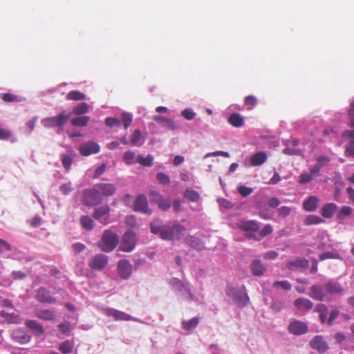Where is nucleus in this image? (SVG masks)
Masks as SVG:
<instances>
[{
  "instance_id": "f257e3e1",
  "label": "nucleus",
  "mask_w": 354,
  "mask_h": 354,
  "mask_svg": "<svg viewBox=\"0 0 354 354\" xmlns=\"http://www.w3.org/2000/svg\"><path fill=\"white\" fill-rule=\"evenodd\" d=\"M151 232L158 234L165 241L180 240L184 236L185 227L175 221L161 225L158 219L153 221L150 224Z\"/></svg>"
},
{
  "instance_id": "f03ea898",
  "label": "nucleus",
  "mask_w": 354,
  "mask_h": 354,
  "mask_svg": "<svg viewBox=\"0 0 354 354\" xmlns=\"http://www.w3.org/2000/svg\"><path fill=\"white\" fill-rule=\"evenodd\" d=\"M119 242L118 236L111 230L104 231L97 247L104 252H110L115 250Z\"/></svg>"
},
{
  "instance_id": "7ed1b4c3",
  "label": "nucleus",
  "mask_w": 354,
  "mask_h": 354,
  "mask_svg": "<svg viewBox=\"0 0 354 354\" xmlns=\"http://www.w3.org/2000/svg\"><path fill=\"white\" fill-rule=\"evenodd\" d=\"M70 117L71 114L62 111L55 116L42 119L41 122L45 128H57V133H59L63 131L64 126Z\"/></svg>"
},
{
  "instance_id": "20e7f679",
  "label": "nucleus",
  "mask_w": 354,
  "mask_h": 354,
  "mask_svg": "<svg viewBox=\"0 0 354 354\" xmlns=\"http://www.w3.org/2000/svg\"><path fill=\"white\" fill-rule=\"evenodd\" d=\"M239 229L245 233V237L254 241H259L260 239L257 236L255 233L259 230L260 226L256 221L241 220L236 223Z\"/></svg>"
},
{
  "instance_id": "39448f33",
  "label": "nucleus",
  "mask_w": 354,
  "mask_h": 354,
  "mask_svg": "<svg viewBox=\"0 0 354 354\" xmlns=\"http://www.w3.org/2000/svg\"><path fill=\"white\" fill-rule=\"evenodd\" d=\"M102 202V198L100 196L95 187L90 189H86L82 191L81 203L87 207H94Z\"/></svg>"
},
{
  "instance_id": "423d86ee",
  "label": "nucleus",
  "mask_w": 354,
  "mask_h": 354,
  "mask_svg": "<svg viewBox=\"0 0 354 354\" xmlns=\"http://www.w3.org/2000/svg\"><path fill=\"white\" fill-rule=\"evenodd\" d=\"M92 217L101 224L106 225L111 223V209L107 205L95 208Z\"/></svg>"
},
{
  "instance_id": "0eeeda50",
  "label": "nucleus",
  "mask_w": 354,
  "mask_h": 354,
  "mask_svg": "<svg viewBox=\"0 0 354 354\" xmlns=\"http://www.w3.org/2000/svg\"><path fill=\"white\" fill-rule=\"evenodd\" d=\"M136 234L131 231H127L121 240L119 250L125 252H131L136 245Z\"/></svg>"
},
{
  "instance_id": "6e6552de",
  "label": "nucleus",
  "mask_w": 354,
  "mask_h": 354,
  "mask_svg": "<svg viewBox=\"0 0 354 354\" xmlns=\"http://www.w3.org/2000/svg\"><path fill=\"white\" fill-rule=\"evenodd\" d=\"M109 262V257L103 254H97L91 257L88 263L89 268L93 270H102Z\"/></svg>"
},
{
  "instance_id": "1a4fd4ad",
  "label": "nucleus",
  "mask_w": 354,
  "mask_h": 354,
  "mask_svg": "<svg viewBox=\"0 0 354 354\" xmlns=\"http://www.w3.org/2000/svg\"><path fill=\"white\" fill-rule=\"evenodd\" d=\"M103 314L108 317H111L115 321H131L133 317L123 312L111 308H104L102 310Z\"/></svg>"
},
{
  "instance_id": "9d476101",
  "label": "nucleus",
  "mask_w": 354,
  "mask_h": 354,
  "mask_svg": "<svg viewBox=\"0 0 354 354\" xmlns=\"http://www.w3.org/2000/svg\"><path fill=\"white\" fill-rule=\"evenodd\" d=\"M133 209L135 212H141L148 215H150L152 213L151 209L148 207L147 197L143 194L138 196L136 198Z\"/></svg>"
},
{
  "instance_id": "9b49d317",
  "label": "nucleus",
  "mask_w": 354,
  "mask_h": 354,
  "mask_svg": "<svg viewBox=\"0 0 354 354\" xmlns=\"http://www.w3.org/2000/svg\"><path fill=\"white\" fill-rule=\"evenodd\" d=\"M284 145L286 148L283 150V153L288 156H303L302 150L299 149V141L295 138L287 140Z\"/></svg>"
},
{
  "instance_id": "f8f14e48",
  "label": "nucleus",
  "mask_w": 354,
  "mask_h": 354,
  "mask_svg": "<svg viewBox=\"0 0 354 354\" xmlns=\"http://www.w3.org/2000/svg\"><path fill=\"white\" fill-rule=\"evenodd\" d=\"M149 197L151 201L156 203L158 207L162 211L168 210L171 207L169 199L164 198L156 191H152L149 193Z\"/></svg>"
},
{
  "instance_id": "ddd939ff",
  "label": "nucleus",
  "mask_w": 354,
  "mask_h": 354,
  "mask_svg": "<svg viewBox=\"0 0 354 354\" xmlns=\"http://www.w3.org/2000/svg\"><path fill=\"white\" fill-rule=\"evenodd\" d=\"M80 153L83 156H88L91 154L97 153L100 147L96 142L88 141L80 146Z\"/></svg>"
},
{
  "instance_id": "4468645a",
  "label": "nucleus",
  "mask_w": 354,
  "mask_h": 354,
  "mask_svg": "<svg viewBox=\"0 0 354 354\" xmlns=\"http://www.w3.org/2000/svg\"><path fill=\"white\" fill-rule=\"evenodd\" d=\"M308 327L307 324L301 321L293 320L288 326V330L295 335H301L307 333Z\"/></svg>"
},
{
  "instance_id": "2eb2a0df",
  "label": "nucleus",
  "mask_w": 354,
  "mask_h": 354,
  "mask_svg": "<svg viewBox=\"0 0 354 354\" xmlns=\"http://www.w3.org/2000/svg\"><path fill=\"white\" fill-rule=\"evenodd\" d=\"M36 299L41 303L55 304L57 299L50 295V291L44 287H40L37 289Z\"/></svg>"
},
{
  "instance_id": "dca6fc26",
  "label": "nucleus",
  "mask_w": 354,
  "mask_h": 354,
  "mask_svg": "<svg viewBox=\"0 0 354 354\" xmlns=\"http://www.w3.org/2000/svg\"><path fill=\"white\" fill-rule=\"evenodd\" d=\"M308 266L309 261L305 258H296L286 263L288 269L290 270H298L301 272L304 271Z\"/></svg>"
},
{
  "instance_id": "f3484780",
  "label": "nucleus",
  "mask_w": 354,
  "mask_h": 354,
  "mask_svg": "<svg viewBox=\"0 0 354 354\" xmlns=\"http://www.w3.org/2000/svg\"><path fill=\"white\" fill-rule=\"evenodd\" d=\"M95 187L100 196H111L116 192V187L112 183H100L95 184Z\"/></svg>"
},
{
  "instance_id": "a211bd4d",
  "label": "nucleus",
  "mask_w": 354,
  "mask_h": 354,
  "mask_svg": "<svg viewBox=\"0 0 354 354\" xmlns=\"http://www.w3.org/2000/svg\"><path fill=\"white\" fill-rule=\"evenodd\" d=\"M326 293L324 286L315 284L310 287L308 296L314 300L322 301L325 299Z\"/></svg>"
},
{
  "instance_id": "6ab92c4d",
  "label": "nucleus",
  "mask_w": 354,
  "mask_h": 354,
  "mask_svg": "<svg viewBox=\"0 0 354 354\" xmlns=\"http://www.w3.org/2000/svg\"><path fill=\"white\" fill-rule=\"evenodd\" d=\"M118 272L121 278L128 279L132 273V266L129 261L120 260L118 263Z\"/></svg>"
},
{
  "instance_id": "aec40b11",
  "label": "nucleus",
  "mask_w": 354,
  "mask_h": 354,
  "mask_svg": "<svg viewBox=\"0 0 354 354\" xmlns=\"http://www.w3.org/2000/svg\"><path fill=\"white\" fill-rule=\"evenodd\" d=\"M310 346L319 353H325L328 349V344L321 335H316L310 342Z\"/></svg>"
},
{
  "instance_id": "412c9836",
  "label": "nucleus",
  "mask_w": 354,
  "mask_h": 354,
  "mask_svg": "<svg viewBox=\"0 0 354 354\" xmlns=\"http://www.w3.org/2000/svg\"><path fill=\"white\" fill-rule=\"evenodd\" d=\"M324 288L326 292L330 295H341L344 292V288L341 283L333 281H328L325 285Z\"/></svg>"
},
{
  "instance_id": "4be33fe9",
  "label": "nucleus",
  "mask_w": 354,
  "mask_h": 354,
  "mask_svg": "<svg viewBox=\"0 0 354 354\" xmlns=\"http://www.w3.org/2000/svg\"><path fill=\"white\" fill-rule=\"evenodd\" d=\"M11 336L15 341L20 344L28 343L31 339V337L27 335L26 332L21 328L14 329Z\"/></svg>"
},
{
  "instance_id": "5701e85b",
  "label": "nucleus",
  "mask_w": 354,
  "mask_h": 354,
  "mask_svg": "<svg viewBox=\"0 0 354 354\" xmlns=\"http://www.w3.org/2000/svg\"><path fill=\"white\" fill-rule=\"evenodd\" d=\"M319 199L317 196L312 195L308 197L302 204L303 209L306 212H315L318 206Z\"/></svg>"
},
{
  "instance_id": "b1692460",
  "label": "nucleus",
  "mask_w": 354,
  "mask_h": 354,
  "mask_svg": "<svg viewBox=\"0 0 354 354\" xmlns=\"http://www.w3.org/2000/svg\"><path fill=\"white\" fill-rule=\"evenodd\" d=\"M185 243L193 249L203 250L205 249L204 243L201 239L195 236H187L185 239Z\"/></svg>"
},
{
  "instance_id": "393cba45",
  "label": "nucleus",
  "mask_w": 354,
  "mask_h": 354,
  "mask_svg": "<svg viewBox=\"0 0 354 354\" xmlns=\"http://www.w3.org/2000/svg\"><path fill=\"white\" fill-rule=\"evenodd\" d=\"M25 325L34 333L36 336H41L44 333V328L41 324L36 320L28 319L25 322Z\"/></svg>"
},
{
  "instance_id": "a878e982",
  "label": "nucleus",
  "mask_w": 354,
  "mask_h": 354,
  "mask_svg": "<svg viewBox=\"0 0 354 354\" xmlns=\"http://www.w3.org/2000/svg\"><path fill=\"white\" fill-rule=\"evenodd\" d=\"M267 154L265 151H259L254 153L250 160L251 166H259L263 165L267 160Z\"/></svg>"
},
{
  "instance_id": "bb28decb",
  "label": "nucleus",
  "mask_w": 354,
  "mask_h": 354,
  "mask_svg": "<svg viewBox=\"0 0 354 354\" xmlns=\"http://www.w3.org/2000/svg\"><path fill=\"white\" fill-rule=\"evenodd\" d=\"M337 209V205L335 203H326L322 208L321 214L324 218H330L333 216Z\"/></svg>"
},
{
  "instance_id": "cd10ccee",
  "label": "nucleus",
  "mask_w": 354,
  "mask_h": 354,
  "mask_svg": "<svg viewBox=\"0 0 354 354\" xmlns=\"http://www.w3.org/2000/svg\"><path fill=\"white\" fill-rule=\"evenodd\" d=\"M315 311L318 313L319 319L322 324L327 322L328 308L326 304L322 303L317 304L315 308Z\"/></svg>"
},
{
  "instance_id": "c85d7f7f",
  "label": "nucleus",
  "mask_w": 354,
  "mask_h": 354,
  "mask_svg": "<svg viewBox=\"0 0 354 354\" xmlns=\"http://www.w3.org/2000/svg\"><path fill=\"white\" fill-rule=\"evenodd\" d=\"M153 120L156 122L160 123L162 126L165 129L169 130H175L177 128L175 122L172 120L166 118L163 116L155 115L153 117Z\"/></svg>"
},
{
  "instance_id": "c756f323",
  "label": "nucleus",
  "mask_w": 354,
  "mask_h": 354,
  "mask_svg": "<svg viewBox=\"0 0 354 354\" xmlns=\"http://www.w3.org/2000/svg\"><path fill=\"white\" fill-rule=\"evenodd\" d=\"M252 273L254 276H261L266 272V267L260 260H254L250 265Z\"/></svg>"
},
{
  "instance_id": "7c9ffc66",
  "label": "nucleus",
  "mask_w": 354,
  "mask_h": 354,
  "mask_svg": "<svg viewBox=\"0 0 354 354\" xmlns=\"http://www.w3.org/2000/svg\"><path fill=\"white\" fill-rule=\"evenodd\" d=\"M80 223L83 229L86 231H91L95 227V221L93 218L88 215H82L80 218Z\"/></svg>"
},
{
  "instance_id": "2f4dec72",
  "label": "nucleus",
  "mask_w": 354,
  "mask_h": 354,
  "mask_svg": "<svg viewBox=\"0 0 354 354\" xmlns=\"http://www.w3.org/2000/svg\"><path fill=\"white\" fill-rule=\"evenodd\" d=\"M294 305L298 309L309 310L313 308L314 304L310 299L304 297H300L294 301Z\"/></svg>"
},
{
  "instance_id": "473e14b6",
  "label": "nucleus",
  "mask_w": 354,
  "mask_h": 354,
  "mask_svg": "<svg viewBox=\"0 0 354 354\" xmlns=\"http://www.w3.org/2000/svg\"><path fill=\"white\" fill-rule=\"evenodd\" d=\"M35 315L37 318L44 321L53 320L56 317L55 313L48 309L39 310L36 313Z\"/></svg>"
},
{
  "instance_id": "72a5a7b5",
  "label": "nucleus",
  "mask_w": 354,
  "mask_h": 354,
  "mask_svg": "<svg viewBox=\"0 0 354 354\" xmlns=\"http://www.w3.org/2000/svg\"><path fill=\"white\" fill-rule=\"evenodd\" d=\"M228 122L232 126L239 128L243 124V118L239 113H232L228 118Z\"/></svg>"
},
{
  "instance_id": "f704fd0d",
  "label": "nucleus",
  "mask_w": 354,
  "mask_h": 354,
  "mask_svg": "<svg viewBox=\"0 0 354 354\" xmlns=\"http://www.w3.org/2000/svg\"><path fill=\"white\" fill-rule=\"evenodd\" d=\"M90 121V117L84 115L74 118L71 120V123L73 126L86 127Z\"/></svg>"
},
{
  "instance_id": "c9c22d12",
  "label": "nucleus",
  "mask_w": 354,
  "mask_h": 354,
  "mask_svg": "<svg viewBox=\"0 0 354 354\" xmlns=\"http://www.w3.org/2000/svg\"><path fill=\"white\" fill-rule=\"evenodd\" d=\"M200 319L198 317H195L189 320H183L182 322V326L186 330H191L196 328L199 323Z\"/></svg>"
},
{
  "instance_id": "e433bc0d",
  "label": "nucleus",
  "mask_w": 354,
  "mask_h": 354,
  "mask_svg": "<svg viewBox=\"0 0 354 354\" xmlns=\"http://www.w3.org/2000/svg\"><path fill=\"white\" fill-rule=\"evenodd\" d=\"M171 283L173 286V287L178 290V291L187 290L189 294L190 299L192 300L194 299V296L190 292V290L186 288V286L183 284V283L180 279H173L171 281Z\"/></svg>"
},
{
  "instance_id": "4c0bfd02",
  "label": "nucleus",
  "mask_w": 354,
  "mask_h": 354,
  "mask_svg": "<svg viewBox=\"0 0 354 354\" xmlns=\"http://www.w3.org/2000/svg\"><path fill=\"white\" fill-rule=\"evenodd\" d=\"M67 100L80 101L86 99V95L79 91H71L66 96Z\"/></svg>"
},
{
  "instance_id": "58836bf2",
  "label": "nucleus",
  "mask_w": 354,
  "mask_h": 354,
  "mask_svg": "<svg viewBox=\"0 0 354 354\" xmlns=\"http://www.w3.org/2000/svg\"><path fill=\"white\" fill-rule=\"evenodd\" d=\"M324 220L317 215H308L304 221L305 225H318L324 223Z\"/></svg>"
},
{
  "instance_id": "ea45409f",
  "label": "nucleus",
  "mask_w": 354,
  "mask_h": 354,
  "mask_svg": "<svg viewBox=\"0 0 354 354\" xmlns=\"http://www.w3.org/2000/svg\"><path fill=\"white\" fill-rule=\"evenodd\" d=\"M88 111V104L86 102H81L77 104L73 109L75 115H80Z\"/></svg>"
},
{
  "instance_id": "a19ab883",
  "label": "nucleus",
  "mask_w": 354,
  "mask_h": 354,
  "mask_svg": "<svg viewBox=\"0 0 354 354\" xmlns=\"http://www.w3.org/2000/svg\"><path fill=\"white\" fill-rule=\"evenodd\" d=\"M184 197L192 202H198L200 199L199 194L194 189H186L184 192Z\"/></svg>"
},
{
  "instance_id": "79ce46f5",
  "label": "nucleus",
  "mask_w": 354,
  "mask_h": 354,
  "mask_svg": "<svg viewBox=\"0 0 354 354\" xmlns=\"http://www.w3.org/2000/svg\"><path fill=\"white\" fill-rule=\"evenodd\" d=\"M73 349V344L69 341L66 340L61 343L59 346V350L63 353V354H68L72 352Z\"/></svg>"
},
{
  "instance_id": "37998d69",
  "label": "nucleus",
  "mask_w": 354,
  "mask_h": 354,
  "mask_svg": "<svg viewBox=\"0 0 354 354\" xmlns=\"http://www.w3.org/2000/svg\"><path fill=\"white\" fill-rule=\"evenodd\" d=\"M136 161L142 166L151 167L153 164V157L151 155H148L146 158H144L140 155L137 157Z\"/></svg>"
},
{
  "instance_id": "c03bdc74",
  "label": "nucleus",
  "mask_w": 354,
  "mask_h": 354,
  "mask_svg": "<svg viewBox=\"0 0 354 354\" xmlns=\"http://www.w3.org/2000/svg\"><path fill=\"white\" fill-rule=\"evenodd\" d=\"M61 160L64 168L66 171H68L71 169L73 162L72 156L67 153H63L61 155Z\"/></svg>"
},
{
  "instance_id": "a18cd8bd",
  "label": "nucleus",
  "mask_w": 354,
  "mask_h": 354,
  "mask_svg": "<svg viewBox=\"0 0 354 354\" xmlns=\"http://www.w3.org/2000/svg\"><path fill=\"white\" fill-rule=\"evenodd\" d=\"M244 104L248 109H252L257 104V99L253 95H248L245 98Z\"/></svg>"
},
{
  "instance_id": "49530a36",
  "label": "nucleus",
  "mask_w": 354,
  "mask_h": 354,
  "mask_svg": "<svg viewBox=\"0 0 354 354\" xmlns=\"http://www.w3.org/2000/svg\"><path fill=\"white\" fill-rule=\"evenodd\" d=\"M135 153L131 151H126L123 155V160L127 165L135 162Z\"/></svg>"
},
{
  "instance_id": "de8ad7c7",
  "label": "nucleus",
  "mask_w": 354,
  "mask_h": 354,
  "mask_svg": "<svg viewBox=\"0 0 354 354\" xmlns=\"http://www.w3.org/2000/svg\"><path fill=\"white\" fill-rule=\"evenodd\" d=\"M352 213V209L351 207L348 206H344L342 207V209L339 211L337 214V218L339 219H343L346 216H348L351 215Z\"/></svg>"
},
{
  "instance_id": "09e8293b",
  "label": "nucleus",
  "mask_w": 354,
  "mask_h": 354,
  "mask_svg": "<svg viewBox=\"0 0 354 354\" xmlns=\"http://www.w3.org/2000/svg\"><path fill=\"white\" fill-rule=\"evenodd\" d=\"M273 287H277L280 286L282 289L285 290H290L292 288V285L290 283L289 281L284 280V281H276L274 282Z\"/></svg>"
},
{
  "instance_id": "8fccbe9b",
  "label": "nucleus",
  "mask_w": 354,
  "mask_h": 354,
  "mask_svg": "<svg viewBox=\"0 0 354 354\" xmlns=\"http://www.w3.org/2000/svg\"><path fill=\"white\" fill-rule=\"evenodd\" d=\"M156 179L160 184L162 185H168L170 183L169 176L162 172L157 174Z\"/></svg>"
},
{
  "instance_id": "3c124183",
  "label": "nucleus",
  "mask_w": 354,
  "mask_h": 354,
  "mask_svg": "<svg viewBox=\"0 0 354 354\" xmlns=\"http://www.w3.org/2000/svg\"><path fill=\"white\" fill-rule=\"evenodd\" d=\"M141 138V132L140 130H136L134 131L131 138V142L133 145L135 146H140L142 144H139V142Z\"/></svg>"
},
{
  "instance_id": "603ef678",
  "label": "nucleus",
  "mask_w": 354,
  "mask_h": 354,
  "mask_svg": "<svg viewBox=\"0 0 354 354\" xmlns=\"http://www.w3.org/2000/svg\"><path fill=\"white\" fill-rule=\"evenodd\" d=\"M340 312L338 309L335 308L330 311L329 317L327 319V324L328 326H332L333 324L334 320L339 315Z\"/></svg>"
},
{
  "instance_id": "864d4df0",
  "label": "nucleus",
  "mask_w": 354,
  "mask_h": 354,
  "mask_svg": "<svg viewBox=\"0 0 354 354\" xmlns=\"http://www.w3.org/2000/svg\"><path fill=\"white\" fill-rule=\"evenodd\" d=\"M238 192L243 197H247L253 192V189L242 185L238 187Z\"/></svg>"
},
{
  "instance_id": "5fc2aeb1",
  "label": "nucleus",
  "mask_w": 354,
  "mask_h": 354,
  "mask_svg": "<svg viewBox=\"0 0 354 354\" xmlns=\"http://www.w3.org/2000/svg\"><path fill=\"white\" fill-rule=\"evenodd\" d=\"M273 231L272 227L270 224L266 225L259 232V239H262L267 235L270 234Z\"/></svg>"
},
{
  "instance_id": "6e6d98bb",
  "label": "nucleus",
  "mask_w": 354,
  "mask_h": 354,
  "mask_svg": "<svg viewBox=\"0 0 354 354\" xmlns=\"http://www.w3.org/2000/svg\"><path fill=\"white\" fill-rule=\"evenodd\" d=\"M122 118L124 127L127 129L132 122V115L130 113H124Z\"/></svg>"
},
{
  "instance_id": "4d7b16f0",
  "label": "nucleus",
  "mask_w": 354,
  "mask_h": 354,
  "mask_svg": "<svg viewBox=\"0 0 354 354\" xmlns=\"http://www.w3.org/2000/svg\"><path fill=\"white\" fill-rule=\"evenodd\" d=\"M105 124L110 127H119L121 124V121L115 118H107L105 120Z\"/></svg>"
},
{
  "instance_id": "13d9d810",
  "label": "nucleus",
  "mask_w": 354,
  "mask_h": 354,
  "mask_svg": "<svg viewBox=\"0 0 354 354\" xmlns=\"http://www.w3.org/2000/svg\"><path fill=\"white\" fill-rule=\"evenodd\" d=\"M313 177L310 175V173L301 174L299 176V183L300 184H306L310 182L313 180Z\"/></svg>"
},
{
  "instance_id": "bf43d9fd",
  "label": "nucleus",
  "mask_w": 354,
  "mask_h": 354,
  "mask_svg": "<svg viewBox=\"0 0 354 354\" xmlns=\"http://www.w3.org/2000/svg\"><path fill=\"white\" fill-rule=\"evenodd\" d=\"M182 115L187 120H191L196 116V113L194 112L191 109H185L182 111Z\"/></svg>"
},
{
  "instance_id": "052dcab7",
  "label": "nucleus",
  "mask_w": 354,
  "mask_h": 354,
  "mask_svg": "<svg viewBox=\"0 0 354 354\" xmlns=\"http://www.w3.org/2000/svg\"><path fill=\"white\" fill-rule=\"evenodd\" d=\"M1 99L6 102H12L18 101L17 96L10 93L3 94L1 96Z\"/></svg>"
},
{
  "instance_id": "680f3d73",
  "label": "nucleus",
  "mask_w": 354,
  "mask_h": 354,
  "mask_svg": "<svg viewBox=\"0 0 354 354\" xmlns=\"http://www.w3.org/2000/svg\"><path fill=\"white\" fill-rule=\"evenodd\" d=\"M59 189L64 195H68L73 190L71 183L69 182L62 185L59 187Z\"/></svg>"
},
{
  "instance_id": "e2e57ef3",
  "label": "nucleus",
  "mask_w": 354,
  "mask_h": 354,
  "mask_svg": "<svg viewBox=\"0 0 354 354\" xmlns=\"http://www.w3.org/2000/svg\"><path fill=\"white\" fill-rule=\"evenodd\" d=\"M279 215L286 217L289 216L292 212V209L290 207L282 206L277 209Z\"/></svg>"
},
{
  "instance_id": "0e129e2a",
  "label": "nucleus",
  "mask_w": 354,
  "mask_h": 354,
  "mask_svg": "<svg viewBox=\"0 0 354 354\" xmlns=\"http://www.w3.org/2000/svg\"><path fill=\"white\" fill-rule=\"evenodd\" d=\"M345 154L348 157L354 158V144L348 143L345 147Z\"/></svg>"
},
{
  "instance_id": "69168bd1",
  "label": "nucleus",
  "mask_w": 354,
  "mask_h": 354,
  "mask_svg": "<svg viewBox=\"0 0 354 354\" xmlns=\"http://www.w3.org/2000/svg\"><path fill=\"white\" fill-rule=\"evenodd\" d=\"M330 159L328 156H319L317 158V164L319 165L320 167H322V166L327 165L330 162Z\"/></svg>"
},
{
  "instance_id": "338daca9",
  "label": "nucleus",
  "mask_w": 354,
  "mask_h": 354,
  "mask_svg": "<svg viewBox=\"0 0 354 354\" xmlns=\"http://www.w3.org/2000/svg\"><path fill=\"white\" fill-rule=\"evenodd\" d=\"M12 248L11 245L3 239H0V254H1L4 250L11 251Z\"/></svg>"
},
{
  "instance_id": "774afa93",
  "label": "nucleus",
  "mask_w": 354,
  "mask_h": 354,
  "mask_svg": "<svg viewBox=\"0 0 354 354\" xmlns=\"http://www.w3.org/2000/svg\"><path fill=\"white\" fill-rule=\"evenodd\" d=\"M58 328L62 333H66L71 330V324L68 322L61 323L58 325Z\"/></svg>"
}]
</instances>
